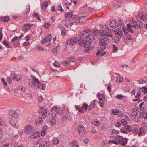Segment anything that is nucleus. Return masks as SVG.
I'll return each mask as SVG.
<instances>
[{"instance_id":"1","label":"nucleus","mask_w":147,"mask_h":147,"mask_svg":"<svg viewBox=\"0 0 147 147\" xmlns=\"http://www.w3.org/2000/svg\"><path fill=\"white\" fill-rule=\"evenodd\" d=\"M83 38L81 37L78 38V43L80 45H82L85 48L84 51L85 53H87L90 49L91 48L90 45L92 43L87 40H84Z\"/></svg>"},{"instance_id":"2","label":"nucleus","mask_w":147,"mask_h":147,"mask_svg":"<svg viewBox=\"0 0 147 147\" xmlns=\"http://www.w3.org/2000/svg\"><path fill=\"white\" fill-rule=\"evenodd\" d=\"M136 126L134 125L131 126L128 125L122 127L120 130V132L124 134H127L128 132H132L134 134L138 133V132L135 129Z\"/></svg>"},{"instance_id":"3","label":"nucleus","mask_w":147,"mask_h":147,"mask_svg":"<svg viewBox=\"0 0 147 147\" xmlns=\"http://www.w3.org/2000/svg\"><path fill=\"white\" fill-rule=\"evenodd\" d=\"M108 40V38L107 36H105L104 38H99V40L100 42L99 43L100 46L101 47H103V49H106V45H107V41Z\"/></svg>"},{"instance_id":"4","label":"nucleus","mask_w":147,"mask_h":147,"mask_svg":"<svg viewBox=\"0 0 147 147\" xmlns=\"http://www.w3.org/2000/svg\"><path fill=\"white\" fill-rule=\"evenodd\" d=\"M110 30V29L108 27H107L105 29V30L107 32L108 34L107 33V32L105 31L104 30H101L99 32V35L101 36H107L110 37H112L113 35L111 34V32H109Z\"/></svg>"},{"instance_id":"5","label":"nucleus","mask_w":147,"mask_h":147,"mask_svg":"<svg viewBox=\"0 0 147 147\" xmlns=\"http://www.w3.org/2000/svg\"><path fill=\"white\" fill-rule=\"evenodd\" d=\"M10 134L9 133H6L2 135L0 137V141L1 142H6L10 138Z\"/></svg>"},{"instance_id":"6","label":"nucleus","mask_w":147,"mask_h":147,"mask_svg":"<svg viewBox=\"0 0 147 147\" xmlns=\"http://www.w3.org/2000/svg\"><path fill=\"white\" fill-rule=\"evenodd\" d=\"M143 108V111H142V109H141V111H139V115H137L138 118H140L142 117L146 119L147 118V111L145 110H144V108Z\"/></svg>"},{"instance_id":"7","label":"nucleus","mask_w":147,"mask_h":147,"mask_svg":"<svg viewBox=\"0 0 147 147\" xmlns=\"http://www.w3.org/2000/svg\"><path fill=\"white\" fill-rule=\"evenodd\" d=\"M138 127L136 125L135 129H136V130L138 132V133L136 134H138L139 136H140L142 134L144 135L146 133V129L145 127H141L140 128L139 130L138 129Z\"/></svg>"},{"instance_id":"8","label":"nucleus","mask_w":147,"mask_h":147,"mask_svg":"<svg viewBox=\"0 0 147 147\" xmlns=\"http://www.w3.org/2000/svg\"><path fill=\"white\" fill-rule=\"evenodd\" d=\"M89 32L90 30L89 29L85 30L80 34V37L82 38H86L87 40L88 36V34H89Z\"/></svg>"},{"instance_id":"9","label":"nucleus","mask_w":147,"mask_h":147,"mask_svg":"<svg viewBox=\"0 0 147 147\" xmlns=\"http://www.w3.org/2000/svg\"><path fill=\"white\" fill-rule=\"evenodd\" d=\"M78 40V38L76 37L70 39L69 40H67V43H69L70 45L72 46L77 42Z\"/></svg>"},{"instance_id":"10","label":"nucleus","mask_w":147,"mask_h":147,"mask_svg":"<svg viewBox=\"0 0 147 147\" xmlns=\"http://www.w3.org/2000/svg\"><path fill=\"white\" fill-rule=\"evenodd\" d=\"M9 114L10 115L12 116L16 119L18 118L19 116V114L18 112L15 110H10L9 112Z\"/></svg>"},{"instance_id":"11","label":"nucleus","mask_w":147,"mask_h":147,"mask_svg":"<svg viewBox=\"0 0 147 147\" xmlns=\"http://www.w3.org/2000/svg\"><path fill=\"white\" fill-rule=\"evenodd\" d=\"M34 130V128L33 127L30 125H28L26 127L25 132L27 134H30L33 132Z\"/></svg>"},{"instance_id":"12","label":"nucleus","mask_w":147,"mask_h":147,"mask_svg":"<svg viewBox=\"0 0 147 147\" xmlns=\"http://www.w3.org/2000/svg\"><path fill=\"white\" fill-rule=\"evenodd\" d=\"M33 25V24H26L23 26V29L24 32H27Z\"/></svg>"},{"instance_id":"13","label":"nucleus","mask_w":147,"mask_h":147,"mask_svg":"<svg viewBox=\"0 0 147 147\" xmlns=\"http://www.w3.org/2000/svg\"><path fill=\"white\" fill-rule=\"evenodd\" d=\"M103 47H101L100 48V49L98 50V52L96 53L97 55L102 56L105 54L106 52L105 51H103V50L105 49H103Z\"/></svg>"},{"instance_id":"14","label":"nucleus","mask_w":147,"mask_h":147,"mask_svg":"<svg viewBox=\"0 0 147 147\" xmlns=\"http://www.w3.org/2000/svg\"><path fill=\"white\" fill-rule=\"evenodd\" d=\"M134 24H135L137 28L138 27L140 30H142L143 28L142 23L140 21H137L134 22Z\"/></svg>"},{"instance_id":"15","label":"nucleus","mask_w":147,"mask_h":147,"mask_svg":"<svg viewBox=\"0 0 147 147\" xmlns=\"http://www.w3.org/2000/svg\"><path fill=\"white\" fill-rule=\"evenodd\" d=\"M11 78L13 80H16V81H19L22 78V77L20 75H16L15 74L12 73L11 75Z\"/></svg>"},{"instance_id":"16","label":"nucleus","mask_w":147,"mask_h":147,"mask_svg":"<svg viewBox=\"0 0 147 147\" xmlns=\"http://www.w3.org/2000/svg\"><path fill=\"white\" fill-rule=\"evenodd\" d=\"M64 16L65 17H67V19L68 20H72L74 18V15L72 14V12H69L66 13Z\"/></svg>"},{"instance_id":"17","label":"nucleus","mask_w":147,"mask_h":147,"mask_svg":"<svg viewBox=\"0 0 147 147\" xmlns=\"http://www.w3.org/2000/svg\"><path fill=\"white\" fill-rule=\"evenodd\" d=\"M112 111L114 115H117L119 117L122 116V113L118 109H112Z\"/></svg>"},{"instance_id":"18","label":"nucleus","mask_w":147,"mask_h":147,"mask_svg":"<svg viewBox=\"0 0 147 147\" xmlns=\"http://www.w3.org/2000/svg\"><path fill=\"white\" fill-rule=\"evenodd\" d=\"M78 130L79 134L80 135H82L84 133L85 129L83 125H80L78 128Z\"/></svg>"},{"instance_id":"19","label":"nucleus","mask_w":147,"mask_h":147,"mask_svg":"<svg viewBox=\"0 0 147 147\" xmlns=\"http://www.w3.org/2000/svg\"><path fill=\"white\" fill-rule=\"evenodd\" d=\"M95 39V37L94 35L91 34L89 32V34L88 36L87 40H88L87 41H89L91 43V42L94 40Z\"/></svg>"},{"instance_id":"20","label":"nucleus","mask_w":147,"mask_h":147,"mask_svg":"<svg viewBox=\"0 0 147 147\" xmlns=\"http://www.w3.org/2000/svg\"><path fill=\"white\" fill-rule=\"evenodd\" d=\"M9 124L14 128H16L18 125V124L14 120L11 119L9 121Z\"/></svg>"},{"instance_id":"21","label":"nucleus","mask_w":147,"mask_h":147,"mask_svg":"<svg viewBox=\"0 0 147 147\" xmlns=\"http://www.w3.org/2000/svg\"><path fill=\"white\" fill-rule=\"evenodd\" d=\"M127 139L126 138H122L121 140H120L119 144L124 146L127 144Z\"/></svg>"},{"instance_id":"22","label":"nucleus","mask_w":147,"mask_h":147,"mask_svg":"<svg viewBox=\"0 0 147 147\" xmlns=\"http://www.w3.org/2000/svg\"><path fill=\"white\" fill-rule=\"evenodd\" d=\"M39 81L37 78H36L34 76L33 79L32 81L31 82L32 84L36 87V86H37Z\"/></svg>"},{"instance_id":"23","label":"nucleus","mask_w":147,"mask_h":147,"mask_svg":"<svg viewBox=\"0 0 147 147\" xmlns=\"http://www.w3.org/2000/svg\"><path fill=\"white\" fill-rule=\"evenodd\" d=\"M36 87H37L41 90H44L45 88V85L39 82L37 85L36 86Z\"/></svg>"},{"instance_id":"24","label":"nucleus","mask_w":147,"mask_h":147,"mask_svg":"<svg viewBox=\"0 0 147 147\" xmlns=\"http://www.w3.org/2000/svg\"><path fill=\"white\" fill-rule=\"evenodd\" d=\"M97 100H94L93 101V102L91 103L90 105L88 106V110H90L93 108L95 106V103L96 102Z\"/></svg>"},{"instance_id":"25","label":"nucleus","mask_w":147,"mask_h":147,"mask_svg":"<svg viewBox=\"0 0 147 147\" xmlns=\"http://www.w3.org/2000/svg\"><path fill=\"white\" fill-rule=\"evenodd\" d=\"M39 133L38 132L35 131L30 136V137L32 138H38L39 136Z\"/></svg>"},{"instance_id":"26","label":"nucleus","mask_w":147,"mask_h":147,"mask_svg":"<svg viewBox=\"0 0 147 147\" xmlns=\"http://www.w3.org/2000/svg\"><path fill=\"white\" fill-rule=\"evenodd\" d=\"M43 119L42 117H38V119L35 120V123L36 125H39L40 123L42 122L43 121Z\"/></svg>"},{"instance_id":"27","label":"nucleus","mask_w":147,"mask_h":147,"mask_svg":"<svg viewBox=\"0 0 147 147\" xmlns=\"http://www.w3.org/2000/svg\"><path fill=\"white\" fill-rule=\"evenodd\" d=\"M116 24V21L114 20H112L110 23V27L112 28H114Z\"/></svg>"},{"instance_id":"28","label":"nucleus","mask_w":147,"mask_h":147,"mask_svg":"<svg viewBox=\"0 0 147 147\" xmlns=\"http://www.w3.org/2000/svg\"><path fill=\"white\" fill-rule=\"evenodd\" d=\"M48 3L47 1H45L43 2L42 4V9L43 10H45L48 6Z\"/></svg>"},{"instance_id":"29","label":"nucleus","mask_w":147,"mask_h":147,"mask_svg":"<svg viewBox=\"0 0 147 147\" xmlns=\"http://www.w3.org/2000/svg\"><path fill=\"white\" fill-rule=\"evenodd\" d=\"M49 142L46 141L44 143H40L39 147H49Z\"/></svg>"},{"instance_id":"30","label":"nucleus","mask_w":147,"mask_h":147,"mask_svg":"<svg viewBox=\"0 0 147 147\" xmlns=\"http://www.w3.org/2000/svg\"><path fill=\"white\" fill-rule=\"evenodd\" d=\"M139 115V111L138 112L133 111L131 114V116L134 119L136 116L138 117V115Z\"/></svg>"},{"instance_id":"31","label":"nucleus","mask_w":147,"mask_h":147,"mask_svg":"<svg viewBox=\"0 0 147 147\" xmlns=\"http://www.w3.org/2000/svg\"><path fill=\"white\" fill-rule=\"evenodd\" d=\"M52 37L50 34H49L45 38L47 41L48 42H49V43H48L47 45H49V44L51 43V40Z\"/></svg>"},{"instance_id":"32","label":"nucleus","mask_w":147,"mask_h":147,"mask_svg":"<svg viewBox=\"0 0 147 147\" xmlns=\"http://www.w3.org/2000/svg\"><path fill=\"white\" fill-rule=\"evenodd\" d=\"M119 38L117 36L115 35L113 37L112 39L114 40L115 42L118 43L120 42V40Z\"/></svg>"},{"instance_id":"33","label":"nucleus","mask_w":147,"mask_h":147,"mask_svg":"<svg viewBox=\"0 0 147 147\" xmlns=\"http://www.w3.org/2000/svg\"><path fill=\"white\" fill-rule=\"evenodd\" d=\"M92 124L96 126H98L100 125V122L98 119H96L93 121L92 122Z\"/></svg>"},{"instance_id":"34","label":"nucleus","mask_w":147,"mask_h":147,"mask_svg":"<svg viewBox=\"0 0 147 147\" xmlns=\"http://www.w3.org/2000/svg\"><path fill=\"white\" fill-rule=\"evenodd\" d=\"M75 108L76 110H78V112L81 113H83L84 112V110H83L82 108L81 107H79L78 105H76L75 106Z\"/></svg>"},{"instance_id":"35","label":"nucleus","mask_w":147,"mask_h":147,"mask_svg":"<svg viewBox=\"0 0 147 147\" xmlns=\"http://www.w3.org/2000/svg\"><path fill=\"white\" fill-rule=\"evenodd\" d=\"M98 99L101 101H103L105 100V97L103 95L98 94Z\"/></svg>"},{"instance_id":"36","label":"nucleus","mask_w":147,"mask_h":147,"mask_svg":"<svg viewBox=\"0 0 147 147\" xmlns=\"http://www.w3.org/2000/svg\"><path fill=\"white\" fill-rule=\"evenodd\" d=\"M77 143V142L76 140H74L71 141L69 143V146L70 147H72L75 146Z\"/></svg>"},{"instance_id":"37","label":"nucleus","mask_w":147,"mask_h":147,"mask_svg":"<svg viewBox=\"0 0 147 147\" xmlns=\"http://www.w3.org/2000/svg\"><path fill=\"white\" fill-rule=\"evenodd\" d=\"M1 20L4 22H7L9 20V18L8 16L2 17Z\"/></svg>"},{"instance_id":"38","label":"nucleus","mask_w":147,"mask_h":147,"mask_svg":"<svg viewBox=\"0 0 147 147\" xmlns=\"http://www.w3.org/2000/svg\"><path fill=\"white\" fill-rule=\"evenodd\" d=\"M3 44L7 48H9L10 47V44L9 42L7 40H4L3 41Z\"/></svg>"},{"instance_id":"39","label":"nucleus","mask_w":147,"mask_h":147,"mask_svg":"<svg viewBox=\"0 0 147 147\" xmlns=\"http://www.w3.org/2000/svg\"><path fill=\"white\" fill-rule=\"evenodd\" d=\"M124 34H127L129 32V30L127 27H123L122 29Z\"/></svg>"},{"instance_id":"40","label":"nucleus","mask_w":147,"mask_h":147,"mask_svg":"<svg viewBox=\"0 0 147 147\" xmlns=\"http://www.w3.org/2000/svg\"><path fill=\"white\" fill-rule=\"evenodd\" d=\"M88 105L86 103H84L82 105V106H81V107L82 108V109L83 110H86L87 109V108H88Z\"/></svg>"},{"instance_id":"41","label":"nucleus","mask_w":147,"mask_h":147,"mask_svg":"<svg viewBox=\"0 0 147 147\" xmlns=\"http://www.w3.org/2000/svg\"><path fill=\"white\" fill-rule=\"evenodd\" d=\"M56 10L61 12H63L64 11V10L62 9V7L61 5H59L57 7Z\"/></svg>"},{"instance_id":"42","label":"nucleus","mask_w":147,"mask_h":147,"mask_svg":"<svg viewBox=\"0 0 147 147\" xmlns=\"http://www.w3.org/2000/svg\"><path fill=\"white\" fill-rule=\"evenodd\" d=\"M124 80L123 78L120 77H116V82L117 83H120L123 82Z\"/></svg>"},{"instance_id":"43","label":"nucleus","mask_w":147,"mask_h":147,"mask_svg":"<svg viewBox=\"0 0 147 147\" xmlns=\"http://www.w3.org/2000/svg\"><path fill=\"white\" fill-rule=\"evenodd\" d=\"M85 17L84 16L80 17L78 18V20H77V22H82L84 21L83 20H84Z\"/></svg>"},{"instance_id":"44","label":"nucleus","mask_w":147,"mask_h":147,"mask_svg":"<svg viewBox=\"0 0 147 147\" xmlns=\"http://www.w3.org/2000/svg\"><path fill=\"white\" fill-rule=\"evenodd\" d=\"M17 88L18 90L22 91H24L26 90L25 88L22 86H18L17 87Z\"/></svg>"},{"instance_id":"45","label":"nucleus","mask_w":147,"mask_h":147,"mask_svg":"<svg viewBox=\"0 0 147 147\" xmlns=\"http://www.w3.org/2000/svg\"><path fill=\"white\" fill-rule=\"evenodd\" d=\"M50 122L52 125H54L56 123V119L55 118H51Z\"/></svg>"},{"instance_id":"46","label":"nucleus","mask_w":147,"mask_h":147,"mask_svg":"<svg viewBox=\"0 0 147 147\" xmlns=\"http://www.w3.org/2000/svg\"><path fill=\"white\" fill-rule=\"evenodd\" d=\"M49 113L51 114V118H54L56 117V114L55 112L53 110H51Z\"/></svg>"},{"instance_id":"47","label":"nucleus","mask_w":147,"mask_h":147,"mask_svg":"<svg viewBox=\"0 0 147 147\" xmlns=\"http://www.w3.org/2000/svg\"><path fill=\"white\" fill-rule=\"evenodd\" d=\"M47 110L46 109H45L44 110V111L42 114V117L43 118L46 117L47 115Z\"/></svg>"},{"instance_id":"48","label":"nucleus","mask_w":147,"mask_h":147,"mask_svg":"<svg viewBox=\"0 0 147 147\" xmlns=\"http://www.w3.org/2000/svg\"><path fill=\"white\" fill-rule=\"evenodd\" d=\"M117 36L119 38H121L123 36V33L122 31H120L116 33Z\"/></svg>"},{"instance_id":"49","label":"nucleus","mask_w":147,"mask_h":147,"mask_svg":"<svg viewBox=\"0 0 147 147\" xmlns=\"http://www.w3.org/2000/svg\"><path fill=\"white\" fill-rule=\"evenodd\" d=\"M110 132L114 134H118L119 133V131L116 130L114 129H111L110 130Z\"/></svg>"},{"instance_id":"50","label":"nucleus","mask_w":147,"mask_h":147,"mask_svg":"<svg viewBox=\"0 0 147 147\" xmlns=\"http://www.w3.org/2000/svg\"><path fill=\"white\" fill-rule=\"evenodd\" d=\"M53 143L57 145L59 143V141L58 138H54L53 140Z\"/></svg>"},{"instance_id":"51","label":"nucleus","mask_w":147,"mask_h":147,"mask_svg":"<svg viewBox=\"0 0 147 147\" xmlns=\"http://www.w3.org/2000/svg\"><path fill=\"white\" fill-rule=\"evenodd\" d=\"M30 10V8L29 6L28 5V7L26 8L25 9H24V11H23L22 13L24 14L26 13L29 12Z\"/></svg>"},{"instance_id":"52","label":"nucleus","mask_w":147,"mask_h":147,"mask_svg":"<svg viewBox=\"0 0 147 147\" xmlns=\"http://www.w3.org/2000/svg\"><path fill=\"white\" fill-rule=\"evenodd\" d=\"M121 26H122L120 23H118L116 26H115V28L116 30H119L121 28Z\"/></svg>"},{"instance_id":"53","label":"nucleus","mask_w":147,"mask_h":147,"mask_svg":"<svg viewBox=\"0 0 147 147\" xmlns=\"http://www.w3.org/2000/svg\"><path fill=\"white\" fill-rule=\"evenodd\" d=\"M115 97L117 98L120 100L123 99L124 96L122 94H118Z\"/></svg>"},{"instance_id":"54","label":"nucleus","mask_w":147,"mask_h":147,"mask_svg":"<svg viewBox=\"0 0 147 147\" xmlns=\"http://www.w3.org/2000/svg\"><path fill=\"white\" fill-rule=\"evenodd\" d=\"M126 38L127 39L131 41H132L134 40L133 37L130 35H127Z\"/></svg>"},{"instance_id":"55","label":"nucleus","mask_w":147,"mask_h":147,"mask_svg":"<svg viewBox=\"0 0 147 147\" xmlns=\"http://www.w3.org/2000/svg\"><path fill=\"white\" fill-rule=\"evenodd\" d=\"M138 15L140 19L143 21L144 18V16L145 15L142 14V13H140Z\"/></svg>"},{"instance_id":"56","label":"nucleus","mask_w":147,"mask_h":147,"mask_svg":"<svg viewBox=\"0 0 147 147\" xmlns=\"http://www.w3.org/2000/svg\"><path fill=\"white\" fill-rule=\"evenodd\" d=\"M121 123L123 126H125L127 124V122L125 119H123L121 121Z\"/></svg>"},{"instance_id":"57","label":"nucleus","mask_w":147,"mask_h":147,"mask_svg":"<svg viewBox=\"0 0 147 147\" xmlns=\"http://www.w3.org/2000/svg\"><path fill=\"white\" fill-rule=\"evenodd\" d=\"M56 112H57L59 114H61L62 113L61 111V108L60 107L58 108Z\"/></svg>"},{"instance_id":"58","label":"nucleus","mask_w":147,"mask_h":147,"mask_svg":"<svg viewBox=\"0 0 147 147\" xmlns=\"http://www.w3.org/2000/svg\"><path fill=\"white\" fill-rule=\"evenodd\" d=\"M90 33L92 34L93 35H94L95 36H96V35L98 34L97 32L94 30H93L92 31L91 33Z\"/></svg>"},{"instance_id":"59","label":"nucleus","mask_w":147,"mask_h":147,"mask_svg":"<svg viewBox=\"0 0 147 147\" xmlns=\"http://www.w3.org/2000/svg\"><path fill=\"white\" fill-rule=\"evenodd\" d=\"M121 3L119 1L117 2L114 5V6L115 7H117V6L120 7L121 6Z\"/></svg>"},{"instance_id":"60","label":"nucleus","mask_w":147,"mask_h":147,"mask_svg":"<svg viewBox=\"0 0 147 147\" xmlns=\"http://www.w3.org/2000/svg\"><path fill=\"white\" fill-rule=\"evenodd\" d=\"M50 26L51 24L50 23H47L45 24V25H44V26L46 28H48Z\"/></svg>"},{"instance_id":"61","label":"nucleus","mask_w":147,"mask_h":147,"mask_svg":"<svg viewBox=\"0 0 147 147\" xmlns=\"http://www.w3.org/2000/svg\"><path fill=\"white\" fill-rule=\"evenodd\" d=\"M68 59L70 61V62H73L75 61V59L73 56L69 57Z\"/></svg>"},{"instance_id":"62","label":"nucleus","mask_w":147,"mask_h":147,"mask_svg":"<svg viewBox=\"0 0 147 147\" xmlns=\"http://www.w3.org/2000/svg\"><path fill=\"white\" fill-rule=\"evenodd\" d=\"M11 77L10 78V77H7V79L9 84H11L12 83V81L11 80Z\"/></svg>"},{"instance_id":"63","label":"nucleus","mask_w":147,"mask_h":147,"mask_svg":"<svg viewBox=\"0 0 147 147\" xmlns=\"http://www.w3.org/2000/svg\"><path fill=\"white\" fill-rule=\"evenodd\" d=\"M115 125L117 127H120L122 125V124L120 123H119L118 121H117Z\"/></svg>"},{"instance_id":"64","label":"nucleus","mask_w":147,"mask_h":147,"mask_svg":"<svg viewBox=\"0 0 147 147\" xmlns=\"http://www.w3.org/2000/svg\"><path fill=\"white\" fill-rule=\"evenodd\" d=\"M115 142H117V144H115L118 145V144H119L120 143V140L118 139L117 138H115Z\"/></svg>"}]
</instances>
